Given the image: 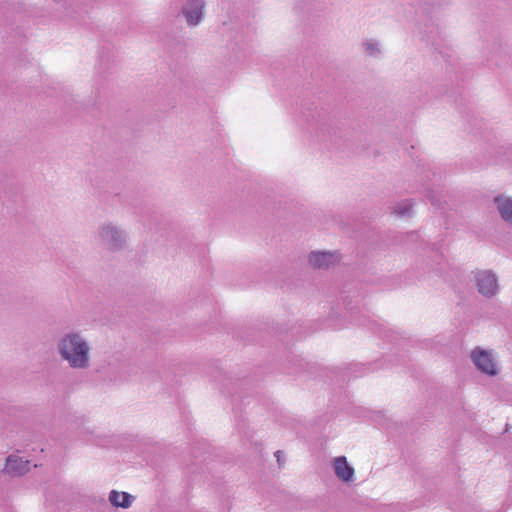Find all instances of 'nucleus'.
I'll return each instance as SVG.
<instances>
[{"mask_svg": "<svg viewBox=\"0 0 512 512\" xmlns=\"http://www.w3.org/2000/svg\"><path fill=\"white\" fill-rule=\"evenodd\" d=\"M57 350L71 368L89 367L91 347L82 334L74 331L64 334L58 341Z\"/></svg>", "mask_w": 512, "mask_h": 512, "instance_id": "obj_1", "label": "nucleus"}, {"mask_svg": "<svg viewBox=\"0 0 512 512\" xmlns=\"http://www.w3.org/2000/svg\"><path fill=\"white\" fill-rule=\"evenodd\" d=\"M97 238L109 249H115L125 240V235L114 225L106 224L99 228Z\"/></svg>", "mask_w": 512, "mask_h": 512, "instance_id": "obj_2", "label": "nucleus"}, {"mask_svg": "<svg viewBox=\"0 0 512 512\" xmlns=\"http://www.w3.org/2000/svg\"><path fill=\"white\" fill-rule=\"evenodd\" d=\"M472 360L482 372L495 375L497 373L496 363L491 353L481 349H475L472 353Z\"/></svg>", "mask_w": 512, "mask_h": 512, "instance_id": "obj_3", "label": "nucleus"}, {"mask_svg": "<svg viewBox=\"0 0 512 512\" xmlns=\"http://www.w3.org/2000/svg\"><path fill=\"white\" fill-rule=\"evenodd\" d=\"M476 284L478 287V291L485 295L491 296L497 290V280L493 274L490 272H479L476 276Z\"/></svg>", "mask_w": 512, "mask_h": 512, "instance_id": "obj_4", "label": "nucleus"}, {"mask_svg": "<svg viewBox=\"0 0 512 512\" xmlns=\"http://www.w3.org/2000/svg\"><path fill=\"white\" fill-rule=\"evenodd\" d=\"M30 462L23 460L16 454L7 457L4 470L5 472L13 475H21L29 471Z\"/></svg>", "mask_w": 512, "mask_h": 512, "instance_id": "obj_5", "label": "nucleus"}, {"mask_svg": "<svg viewBox=\"0 0 512 512\" xmlns=\"http://www.w3.org/2000/svg\"><path fill=\"white\" fill-rule=\"evenodd\" d=\"M338 260V255L330 252H313L309 257L310 264L315 268H327Z\"/></svg>", "mask_w": 512, "mask_h": 512, "instance_id": "obj_6", "label": "nucleus"}, {"mask_svg": "<svg viewBox=\"0 0 512 512\" xmlns=\"http://www.w3.org/2000/svg\"><path fill=\"white\" fill-rule=\"evenodd\" d=\"M204 5L199 0H194L184 8V15L189 25H197L203 15Z\"/></svg>", "mask_w": 512, "mask_h": 512, "instance_id": "obj_7", "label": "nucleus"}, {"mask_svg": "<svg viewBox=\"0 0 512 512\" xmlns=\"http://www.w3.org/2000/svg\"><path fill=\"white\" fill-rule=\"evenodd\" d=\"M334 470L338 478L343 481H350L354 475V469L347 463L344 456L337 457L334 460Z\"/></svg>", "mask_w": 512, "mask_h": 512, "instance_id": "obj_8", "label": "nucleus"}, {"mask_svg": "<svg viewBox=\"0 0 512 512\" xmlns=\"http://www.w3.org/2000/svg\"><path fill=\"white\" fill-rule=\"evenodd\" d=\"M134 499V496L127 492L112 490L109 494L110 503L115 507L124 509L129 508L132 505Z\"/></svg>", "mask_w": 512, "mask_h": 512, "instance_id": "obj_9", "label": "nucleus"}, {"mask_svg": "<svg viewBox=\"0 0 512 512\" xmlns=\"http://www.w3.org/2000/svg\"><path fill=\"white\" fill-rule=\"evenodd\" d=\"M495 202L501 217L506 221L512 222V199L501 196L497 197Z\"/></svg>", "mask_w": 512, "mask_h": 512, "instance_id": "obj_10", "label": "nucleus"}, {"mask_svg": "<svg viewBox=\"0 0 512 512\" xmlns=\"http://www.w3.org/2000/svg\"><path fill=\"white\" fill-rule=\"evenodd\" d=\"M280 454H281V451H277V452L275 453V456L277 457V461H278V463H279V464H280V458H281V455H280Z\"/></svg>", "mask_w": 512, "mask_h": 512, "instance_id": "obj_11", "label": "nucleus"}]
</instances>
